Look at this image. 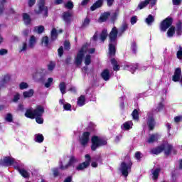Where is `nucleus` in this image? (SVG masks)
Masks as SVG:
<instances>
[{"label": "nucleus", "instance_id": "nucleus-28", "mask_svg": "<svg viewBox=\"0 0 182 182\" xmlns=\"http://www.w3.org/2000/svg\"><path fill=\"white\" fill-rule=\"evenodd\" d=\"M18 173H20L21 176H22V177H24V178H29V173L26 171V170L21 168L19 169L18 168Z\"/></svg>", "mask_w": 182, "mask_h": 182}, {"label": "nucleus", "instance_id": "nucleus-24", "mask_svg": "<svg viewBox=\"0 0 182 182\" xmlns=\"http://www.w3.org/2000/svg\"><path fill=\"white\" fill-rule=\"evenodd\" d=\"M151 174L153 176V180H157V178H159V174H160V168L152 169Z\"/></svg>", "mask_w": 182, "mask_h": 182}, {"label": "nucleus", "instance_id": "nucleus-9", "mask_svg": "<svg viewBox=\"0 0 182 182\" xmlns=\"http://www.w3.org/2000/svg\"><path fill=\"white\" fill-rule=\"evenodd\" d=\"M36 14H44L46 16H48V7L45 6V0H40L38 10L36 9Z\"/></svg>", "mask_w": 182, "mask_h": 182}, {"label": "nucleus", "instance_id": "nucleus-26", "mask_svg": "<svg viewBox=\"0 0 182 182\" xmlns=\"http://www.w3.org/2000/svg\"><path fill=\"white\" fill-rule=\"evenodd\" d=\"M33 93H35V92L33 91V89L29 90L28 91H25L23 93V96L25 99L28 98V97H32V96H33Z\"/></svg>", "mask_w": 182, "mask_h": 182}, {"label": "nucleus", "instance_id": "nucleus-23", "mask_svg": "<svg viewBox=\"0 0 182 182\" xmlns=\"http://www.w3.org/2000/svg\"><path fill=\"white\" fill-rule=\"evenodd\" d=\"M43 140H44L43 135L41 134H36L34 136V141H36V143H43Z\"/></svg>", "mask_w": 182, "mask_h": 182}, {"label": "nucleus", "instance_id": "nucleus-29", "mask_svg": "<svg viewBox=\"0 0 182 182\" xmlns=\"http://www.w3.org/2000/svg\"><path fill=\"white\" fill-rule=\"evenodd\" d=\"M23 19L24 21L25 25H29V23H31V17L28 14H23Z\"/></svg>", "mask_w": 182, "mask_h": 182}, {"label": "nucleus", "instance_id": "nucleus-5", "mask_svg": "<svg viewBox=\"0 0 182 182\" xmlns=\"http://www.w3.org/2000/svg\"><path fill=\"white\" fill-rule=\"evenodd\" d=\"M163 150L166 156H168L171 151L176 153V149L168 143H165L157 148L153 149L151 153H153V154H160Z\"/></svg>", "mask_w": 182, "mask_h": 182}, {"label": "nucleus", "instance_id": "nucleus-60", "mask_svg": "<svg viewBox=\"0 0 182 182\" xmlns=\"http://www.w3.org/2000/svg\"><path fill=\"white\" fill-rule=\"evenodd\" d=\"M89 1L90 0H82V1L80 4L81 6H86V5L89 4Z\"/></svg>", "mask_w": 182, "mask_h": 182}, {"label": "nucleus", "instance_id": "nucleus-51", "mask_svg": "<svg viewBox=\"0 0 182 182\" xmlns=\"http://www.w3.org/2000/svg\"><path fill=\"white\" fill-rule=\"evenodd\" d=\"M142 156L143 155L141 154L140 151H137L135 153V159H136V160H140V159H141Z\"/></svg>", "mask_w": 182, "mask_h": 182}, {"label": "nucleus", "instance_id": "nucleus-2", "mask_svg": "<svg viewBox=\"0 0 182 182\" xmlns=\"http://www.w3.org/2000/svg\"><path fill=\"white\" fill-rule=\"evenodd\" d=\"M117 28H112L111 32L109 33V55L110 58L116 55V39H117Z\"/></svg>", "mask_w": 182, "mask_h": 182}, {"label": "nucleus", "instance_id": "nucleus-25", "mask_svg": "<svg viewBox=\"0 0 182 182\" xmlns=\"http://www.w3.org/2000/svg\"><path fill=\"white\" fill-rule=\"evenodd\" d=\"M60 105H63L64 110H72V105L68 102H63V100H60Z\"/></svg>", "mask_w": 182, "mask_h": 182}, {"label": "nucleus", "instance_id": "nucleus-4", "mask_svg": "<svg viewBox=\"0 0 182 182\" xmlns=\"http://www.w3.org/2000/svg\"><path fill=\"white\" fill-rule=\"evenodd\" d=\"M43 113H45V108L41 105H38L35 109L32 108L27 109L25 116L28 119H35L38 116H43Z\"/></svg>", "mask_w": 182, "mask_h": 182}, {"label": "nucleus", "instance_id": "nucleus-30", "mask_svg": "<svg viewBox=\"0 0 182 182\" xmlns=\"http://www.w3.org/2000/svg\"><path fill=\"white\" fill-rule=\"evenodd\" d=\"M111 63L113 66V70L117 72V70H119L120 66L117 64V61L114 60V58L111 60Z\"/></svg>", "mask_w": 182, "mask_h": 182}, {"label": "nucleus", "instance_id": "nucleus-53", "mask_svg": "<svg viewBox=\"0 0 182 182\" xmlns=\"http://www.w3.org/2000/svg\"><path fill=\"white\" fill-rule=\"evenodd\" d=\"M128 69H129V70H130L132 72V73H134V71L136 70V69H137V67L133 66V65H129V66H128Z\"/></svg>", "mask_w": 182, "mask_h": 182}, {"label": "nucleus", "instance_id": "nucleus-13", "mask_svg": "<svg viewBox=\"0 0 182 182\" xmlns=\"http://www.w3.org/2000/svg\"><path fill=\"white\" fill-rule=\"evenodd\" d=\"M147 124L149 130H153V129H154V126H156V122L153 117V114L151 112L148 114Z\"/></svg>", "mask_w": 182, "mask_h": 182}, {"label": "nucleus", "instance_id": "nucleus-40", "mask_svg": "<svg viewBox=\"0 0 182 182\" xmlns=\"http://www.w3.org/2000/svg\"><path fill=\"white\" fill-rule=\"evenodd\" d=\"M64 6L67 8V9H73V2L69 1L65 4Z\"/></svg>", "mask_w": 182, "mask_h": 182}, {"label": "nucleus", "instance_id": "nucleus-57", "mask_svg": "<svg viewBox=\"0 0 182 182\" xmlns=\"http://www.w3.org/2000/svg\"><path fill=\"white\" fill-rule=\"evenodd\" d=\"M59 56H62L63 55V47H60L58 50Z\"/></svg>", "mask_w": 182, "mask_h": 182}, {"label": "nucleus", "instance_id": "nucleus-55", "mask_svg": "<svg viewBox=\"0 0 182 182\" xmlns=\"http://www.w3.org/2000/svg\"><path fill=\"white\" fill-rule=\"evenodd\" d=\"M21 99V95H19L18 93L14 95V97L13 99V102H18V100Z\"/></svg>", "mask_w": 182, "mask_h": 182}, {"label": "nucleus", "instance_id": "nucleus-59", "mask_svg": "<svg viewBox=\"0 0 182 182\" xmlns=\"http://www.w3.org/2000/svg\"><path fill=\"white\" fill-rule=\"evenodd\" d=\"M181 120H182V117H174L175 123H178V122H181Z\"/></svg>", "mask_w": 182, "mask_h": 182}, {"label": "nucleus", "instance_id": "nucleus-3", "mask_svg": "<svg viewBox=\"0 0 182 182\" xmlns=\"http://www.w3.org/2000/svg\"><path fill=\"white\" fill-rule=\"evenodd\" d=\"M75 163H77V159L75 156H64L60 159L59 168L60 170H68L69 167H71Z\"/></svg>", "mask_w": 182, "mask_h": 182}, {"label": "nucleus", "instance_id": "nucleus-8", "mask_svg": "<svg viewBox=\"0 0 182 182\" xmlns=\"http://www.w3.org/2000/svg\"><path fill=\"white\" fill-rule=\"evenodd\" d=\"M173 23V20L171 18H167L166 19L164 20L160 25V30L161 32H166L169 27L171 26Z\"/></svg>", "mask_w": 182, "mask_h": 182}, {"label": "nucleus", "instance_id": "nucleus-1", "mask_svg": "<svg viewBox=\"0 0 182 182\" xmlns=\"http://www.w3.org/2000/svg\"><path fill=\"white\" fill-rule=\"evenodd\" d=\"M89 44L86 43L82 46V47L80 49L79 52L75 57V63L77 66H80L82 65V62L84 58L85 65L87 66L90 65L92 62V56H90V53H95V48H89Z\"/></svg>", "mask_w": 182, "mask_h": 182}, {"label": "nucleus", "instance_id": "nucleus-12", "mask_svg": "<svg viewBox=\"0 0 182 182\" xmlns=\"http://www.w3.org/2000/svg\"><path fill=\"white\" fill-rule=\"evenodd\" d=\"M156 2H157V0H145L138 5V8L139 9H143L146 8L149 4H150L149 8H153V6L156 5Z\"/></svg>", "mask_w": 182, "mask_h": 182}, {"label": "nucleus", "instance_id": "nucleus-45", "mask_svg": "<svg viewBox=\"0 0 182 182\" xmlns=\"http://www.w3.org/2000/svg\"><path fill=\"white\" fill-rule=\"evenodd\" d=\"M127 29V23H124L122 24V27L120 28L119 31V33L124 32Z\"/></svg>", "mask_w": 182, "mask_h": 182}, {"label": "nucleus", "instance_id": "nucleus-14", "mask_svg": "<svg viewBox=\"0 0 182 182\" xmlns=\"http://www.w3.org/2000/svg\"><path fill=\"white\" fill-rule=\"evenodd\" d=\"M15 163V159L12 157H4L1 159L0 164L3 166H12Z\"/></svg>", "mask_w": 182, "mask_h": 182}, {"label": "nucleus", "instance_id": "nucleus-11", "mask_svg": "<svg viewBox=\"0 0 182 182\" xmlns=\"http://www.w3.org/2000/svg\"><path fill=\"white\" fill-rule=\"evenodd\" d=\"M85 161L80 164L79 166H77V170H85V168L89 167V165L90 164V155L86 154L85 155Z\"/></svg>", "mask_w": 182, "mask_h": 182}, {"label": "nucleus", "instance_id": "nucleus-46", "mask_svg": "<svg viewBox=\"0 0 182 182\" xmlns=\"http://www.w3.org/2000/svg\"><path fill=\"white\" fill-rule=\"evenodd\" d=\"M49 43V39L48 37H44L42 39V44L44 45V46H48V44Z\"/></svg>", "mask_w": 182, "mask_h": 182}, {"label": "nucleus", "instance_id": "nucleus-47", "mask_svg": "<svg viewBox=\"0 0 182 182\" xmlns=\"http://www.w3.org/2000/svg\"><path fill=\"white\" fill-rule=\"evenodd\" d=\"M164 107V105L163 103L160 102L157 107H156V112H161V110H163V108Z\"/></svg>", "mask_w": 182, "mask_h": 182}, {"label": "nucleus", "instance_id": "nucleus-37", "mask_svg": "<svg viewBox=\"0 0 182 182\" xmlns=\"http://www.w3.org/2000/svg\"><path fill=\"white\" fill-rule=\"evenodd\" d=\"M29 87V85L25 82H22L19 84V89L21 90H23L25 89H28Z\"/></svg>", "mask_w": 182, "mask_h": 182}, {"label": "nucleus", "instance_id": "nucleus-18", "mask_svg": "<svg viewBox=\"0 0 182 182\" xmlns=\"http://www.w3.org/2000/svg\"><path fill=\"white\" fill-rule=\"evenodd\" d=\"M110 16V12H105L101 14L98 22H106L108 19L109 17Z\"/></svg>", "mask_w": 182, "mask_h": 182}, {"label": "nucleus", "instance_id": "nucleus-50", "mask_svg": "<svg viewBox=\"0 0 182 182\" xmlns=\"http://www.w3.org/2000/svg\"><path fill=\"white\" fill-rule=\"evenodd\" d=\"M7 54H8V50H6L5 48L0 49V55L1 56H4V55H7Z\"/></svg>", "mask_w": 182, "mask_h": 182}, {"label": "nucleus", "instance_id": "nucleus-35", "mask_svg": "<svg viewBox=\"0 0 182 182\" xmlns=\"http://www.w3.org/2000/svg\"><path fill=\"white\" fill-rule=\"evenodd\" d=\"M45 31V27L43 26H36L34 28V31L37 32V33H42Z\"/></svg>", "mask_w": 182, "mask_h": 182}, {"label": "nucleus", "instance_id": "nucleus-32", "mask_svg": "<svg viewBox=\"0 0 182 182\" xmlns=\"http://www.w3.org/2000/svg\"><path fill=\"white\" fill-rule=\"evenodd\" d=\"M58 38V31L56 28H53L51 31V39L52 41H55Z\"/></svg>", "mask_w": 182, "mask_h": 182}, {"label": "nucleus", "instance_id": "nucleus-34", "mask_svg": "<svg viewBox=\"0 0 182 182\" xmlns=\"http://www.w3.org/2000/svg\"><path fill=\"white\" fill-rule=\"evenodd\" d=\"M6 122H8L9 123H12L14 121V117L12 116V114L9 113L5 117Z\"/></svg>", "mask_w": 182, "mask_h": 182}, {"label": "nucleus", "instance_id": "nucleus-38", "mask_svg": "<svg viewBox=\"0 0 182 182\" xmlns=\"http://www.w3.org/2000/svg\"><path fill=\"white\" fill-rule=\"evenodd\" d=\"M132 116L134 120H139V111H137V109H134Z\"/></svg>", "mask_w": 182, "mask_h": 182}, {"label": "nucleus", "instance_id": "nucleus-7", "mask_svg": "<svg viewBox=\"0 0 182 182\" xmlns=\"http://www.w3.org/2000/svg\"><path fill=\"white\" fill-rule=\"evenodd\" d=\"M132 162L129 161L128 162H122L120 166V171L122 173L124 177L129 176L130 173V169L132 168Z\"/></svg>", "mask_w": 182, "mask_h": 182}, {"label": "nucleus", "instance_id": "nucleus-58", "mask_svg": "<svg viewBox=\"0 0 182 182\" xmlns=\"http://www.w3.org/2000/svg\"><path fill=\"white\" fill-rule=\"evenodd\" d=\"M132 49L134 53H136V50H137V46H136V43H132Z\"/></svg>", "mask_w": 182, "mask_h": 182}, {"label": "nucleus", "instance_id": "nucleus-49", "mask_svg": "<svg viewBox=\"0 0 182 182\" xmlns=\"http://www.w3.org/2000/svg\"><path fill=\"white\" fill-rule=\"evenodd\" d=\"M55 63L50 62L48 65V70H53V69H55Z\"/></svg>", "mask_w": 182, "mask_h": 182}, {"label": "nucleus", "instance_id": "nucleus-33", "mask_svg": "<svg viewBox=\"0 0 182 182\" xmlns=\"http://www.w3.org/2000/svg\"><path fill=\"white\" fill-rule=\"evenodd\" d=\"M106 38H107V30H103L100 35V40L102 42H105Z\"/></svg>", "mask_w": 182, "mask_h": 182}, {"label": "nucleus", "instance_id": "nucleus-48", "mask_svg": "<svg viewBox=\"0 0 182 182\" xmlns=\"http://www.w3.org/2000/svg\"><path fill=\"white\" fill-rule=\"evenodd\" d=\"M64 48L65 50H69V49H70V43L68 41H65Z\"/></svg>", "mask_w": 182, "mask_h": 182}, {"label": "nucleus", "instance_id": "nucleus-20", "mask_svg": "<svg viewBox=\"0 0 182 182\" xmlns=\"http://www.w3.org/2000/svg\"><path fill=\"white\" fill-rule=\"evenodd\" d=\"M101 76L104 80L107 81L109 79H110V72L109 70L105 69L101 73Z\"/></svg>", "mask_w": 182, "mask_h": 182}, {"label": "nucleus", "instance_id": "nucleus-21", "mask_svg": "<svg viewBox=\"0 0 182 182\" xmlns=\"http://www.w3.org/2000/svg\"><path fill=\"white\" fill-rule=\"evenodd\" d=\"M133 127V122L132 121H127L125 123H124L122 126V129L123 130H130Z\"/></svg>", "mask_w": 182, "mask_h": 182}, {"label": "nucleus", "instance_id": "nucleus-19", "mask_svg": "<svg viewBox=\"0 0 182 182\" xmlns=\"http://www.w3.org/2000/svg\"><path fill=\"white\" fill-rule=\"evenodd\" d=\"M104 0H97L90 8L91 11H96L98 8H100L103 5Z\"/></svg>", "mask_w": 182, "mask_h": 182}, {"label": "nucleus", "instance_id": "nucleus-39", "mask_svg": "<svg viewBox=\"0 0 182 182\" xmlns=\"http://www.w3.org/2000/svg\"><path fill=\"white\" fill-rule=\"evenodd\" d=\"M181 22H178L176 25V33L177 35H181Z\"/></svg>", "mask_w": 182, "mask_h": 182}, {"label": "nucleus", "instance_id": "nucleus-31", "mask_svg": "<svg viewBox=\"0 0 182 182\" xmlns=\"http://www.w3.org/2000/svg\"><path fill=\"white\" fill-rule=\"evenodd\" d=\"M59 87L62 95H65V93H66V83L64 82H60Z\"/></svg>", "mask_w": 182, "mask_h": 182}, {"label": "nucleus", "instance_id": "nucleus-42", "mask_svg": "<svg viewBox=\"0 0 182 182\" xmlns=\"http://www.w3.org/2000/svg\"><path fill=\"white\" fill-rule=\"evenodd\" d=\"M89 23H90V20L88 18H86L82 24V28H86L89 26Z\"/></svg>", "mask_w": 182, "mask_h": 182}, {"label": "nucleus", "instance_id": "nucleus-44", "mask_svg": "<svg viewBox=\"0 0 182 182\" xmlns=\"http://www.w3.org/2000/svg\"><path fill=\"white\" fill-rule=\"evenodd\" d=\"M35 117H36V122H37L38 124H42L43 123V117H42V116H38Z\"/></svg>", "mask_w": 182, "mask_h": 182}, {"label": "nucleus", "instance_id": "nucleus-15", "mask_svg": "<svg viewBox=\"0 0 182 182\" xmlns=\"http://www.w3.org/2000/svg\"><path fill=\"white\" fill-rule=\"evenodd\" d=\"M159 139H160V135L159 134H153L149 135V137L147 139V142L149 144L154 143L155 141H157Z\"/></svg>", "mask_w": 182, "mask_h": 182}, {"label": "nucleus", "instance_id": "nucleus-6", "mask_svg": "<svg viewBox=\"0 0 182 182\" xmlns=\"http://www.w3.org/2000/svg\"><path fill=\"white\" fill-rule=\"evenodd\" d=\"M91 141V150H92V151H95L97 149H98V147L106 146V144H107V141L103 138L96 136L92 137Z\"/></svg>", "mask_w": 182, "mask_h": 182}, {"label": "nucleus", "instance_id": "nucleus-17", "mask_svg": "<svg viewBox=\"0 0 182 182\" xmlns=\"http://www.w3.org/2000/svg\"><path fill=\"white\" fill-rule=\"evenodd\" d=\"M63 19L65 23H69L72 21V14L69 11L63 13Z\"/></svg>", "mask_w": 182, "mask_h": 182}, {"label": "nucleus", "instance_id": "nucleus-22", "mask_svg": "<svg viewBox=\"0 0 182 182\" xmlns=\"http://www.w3.org/2000/svg\"><path fill=\"white\" fill-rule=\"evenodd\" d=\"M85 102H86V97H85L84 95H81L77 100V106L82 107V106H85Z\"/></svg>", "mask_w": 182, "mask_h": 182}, {"label": "nucleus", "instance_id": "nucleus-41", "mask_svg": "<svg viewBox=\"0 0 182 182\" xmlns=\"http://www.w3.org/2000/svg\"><path fill=\"white\" fill-rule=\"evenodd\" d=\"M53 82V78L52 77H49L48 79V81L45 83V87H50V86L52 85V83Z\"/></svg>", "mask_w": 182, "mask_h": 182}, {"label": "nucleus", "instance_id": "nucleus-36", "mask_svg": "<svg viewBox=\"0 0 182 182\" xmlns=\"http://www.w3.org/2000/svg\"><path fill=\"white\" fill-rule=\"evenodd\" d=\"M174 32H175V28L173 26H171L167 32V36L168 38H171L173 36V35H174Z\"/></svg>", "mask_w": 182, "mask_h": 182}, {"label": "nucleus", "instance_id": "nucleus-61", "mask_svg": "<svg viewBox=\"0 0 182 182\" xmlns=\"http://www.w3.org/2000/svg\"><path fill=\"white\" fill-rule=\"evenodd\" d=\"M36 0H28V6H33Z\"/></svg>", "mask_w": 182, "mask_h": 182}, {"label": "nucleus", "instance_id": "nucleus-64", "mask_svg": "<svg viewBox=\"0 0 182 182\" xmlns=\"http://www.w3.org/2000/svg\"><path fill=\"white\" fill-rule=\"evenodd\" d=\"M72 181V176L68 177L64 182H71Z\"/></svg>", "mask_w": 182, "mask_h": 182}, {"label": "nucleus", "instance_id": "nucleus-10", "mask_svg": "<svg viewBox=\"0 0 182 182\" xmlns=\"http://www.w3.org/2000/svg\"><path fill=\"white\" fill-rule=\"evenodd\" d=\"M90 133L89 132H84L81 137L80 138V143L83 147H86L87 146L89 141H90Z\"/></svg>", "mask_w": 182, "mask_h": 182}, {"label": "nucleus", "instance_id": "nucleus-54", "mask_svg": "<svg viewBox=\"0 0 182 182\" xmlns=\"http://www.w3.org/2000/svg\"><path fill=\"white\" fill-rule=\"evenodd\" d=\"M52 171L53 173V176L54 177H57V176H58L59 174V170L56 168H54L52 169Z\"/></svg>", "mask_w": 182, "mask_h": 182}, {"label": "nucleus", "instance_id": "nucleus-63", "mask_svg": "<svg viewBox=\"0 0 182 182\" xmlns=\"http://www.w3.org/2000/svg\"><path fill=\"white\" fill-rule=\"evenodd\" d=\"M173 5H180L181 0H172Z\"/></svg>", "mask_w": 182, "mask_h": 182}, {"label": "nucleus", "instance_id": "nucleus-43", "mask_svg": "<svg viewBox=\"0 0 182 182\" xmlns=\"http://www.w3.org/2000/svg\"><path fill=\"white\" fill-rule=\"evenodd\" d=\"M176 56L178 59H182V47L181 46L178 47V50L176 53Z\"/></svg>", "mask_w": 182, "mask_h": 182}, {"label": "nucleus", "instance_id": "nucleus-16", "mask_svg": "<svg viewBox=\"0 0 182 182\" xmlns=\"http://www.w3.org/2000/svg\"><path fill=\"white\" fill-rule=\"evenodd\" d=\"M36 42H38V38L35 36H31L28 40V48L33 49L35 45H36Z\"/></svg>", "mask_w": 182, "mask_h": 182}, {"label": "nucleus", "instance_id": "nucleus-56", "mask_svg": "<svg viewBox=\"0 0 182 182\" xmlns=\"http://www.w3.org/2000/svg\"><path fill=\"white\" fill-rule=\"evenodd\" d=\"M137 22V16H134L132 18H131V23L132 25H134Z\"/></svg>", "mask_w": 182, "mask_h": 182}, {"label": "nucleus", "instance_id": "nucleus-62", "mask_svg": "<svg viewBox=\"0 0 182 182\" xmlns=\"http://www.w3.org/2000/svg\"><path fill=\"white\" fill-rule=\"evenodd\" d=\"M114 0H107V6H112Z\"/></svg>", "mask_w": 182, "mask_h": 182}, {"label": "nucleus", "instance_id": "nucleus-27", "mask_svg": "<svg viewBox=\"0 0 182 182\" xmlns=\"http://www.w3.org/2000/svg\"><path fill=\"white\" fill-rule=\"evenodd\" d=\"M145 22L149 26L153 25V22H154V16H153L151 14H149L148 17L145 19Z\"/></svg>", "mask_w": 182, "mask_h": 182}, {"label": "nucleus", "instance_id": "nucleus-52", "mask_svg": "<svg viewBox=\"0 0 182 182\" xmlns=\"http://www.w3.org/2000/svg\"><path fill=\"white\" fill-rule=\"evenodd\" d=\"M27 44L26 43H23L22 46L20 48V52H25L26 50Z\"/></svg>", "mask_w": 182, "mask_h": 182}]
</instances>
